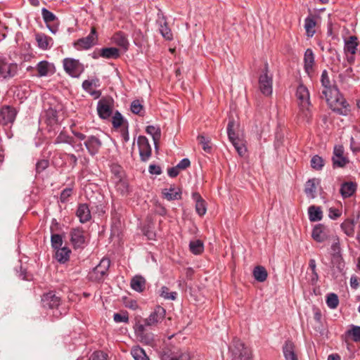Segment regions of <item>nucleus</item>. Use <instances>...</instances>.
I'll list each match as a JSON object with an SVG mask.
<instances>
[{
  "instance_id": "1",
  "label": "nucleus",
  "mask_w": 360,
  "mask_h": 360,
  "mask_svg": "<svg viewBox=\"0 0 360 360\" xmlns=\"http://www.w3.org/2000/svg\"><path fill=\"white\" fill-rule=\"evenodd\" d=\"M321 82L323 87L321 97L325 98L330 105H335L333 111L340 115H347L349 111L348 104L340 94L338 89L331 84L326 70H323L321 73Z\"/></svg>"
},
{
  "instance_id": "2",
  "label": "nucleus",
  "mask_w": 360,
  "mask_h": 360,
  "mask_svg": "<svg viewBox=\"0 0 360 360\" xmlns=\"http://www.w3.org/2000/svg\"><path fill=\"white\" fill-rule=\"evenodd\" d=\"M237 128L238 123L235 121V120L233 118L229 119L227 125V134L229 139L234 146L238 155L243 156L245 154L247 149L243 140L239 138L238 136L236 134L235 129Z\"/></svg>"
},
{
  "instance_id": "3",
  "label": "nucleus",
  "mask_w": 360,
  "mask_h": 360,
  "mask_svg": "<svg viewBox=\"0 0 360 360\" xmlns=\"http://www.w3.org/2000/svg\"><path fill=\"white\" fill-rule=\"evenodd\" d=\"M231 354V360H251V352L245 347L240 340L234 338L229 346Z\"/></svg>"
},
{
  "instance_id": "4",
  "label": "nucleus",
  "mask_w": 360,
  "mask_h": 360,
  "mask_svg": "<svg viewBox=\"0 0 360 360\" xmlns=\"http://www.w3.org/2000/svg\"><path fill=\"white\" fill-rule=\"evenodd\" d=\"M166 316V310L161 306H156L150 315L143 319L142 323L149 328H155L160 324Z\"/></svg>"
},
{
  "instance_id": "5",
  "label": "nucleus",
  "mask_w": 360,
  "mask_h": 360,
  "mask_svg": "<svg viewBox=\"0 0 360 360\" xmlns=\"http://www.w3.org/2000/svg\"><path fill=\"white\" fill-rule=\"evenodd\" d=\"M41 302L44 308L52 310V315L53 316L58 318L62 314L60 310H58L60 299L53 292L44 294L41 298Z\"/></svg>"
},
{
  "instance_id": "6",
  "label": "nucleus",
  "mask_w": 360,
  "mask_h": 360,
  "mask_svg": "<svg viewBox=\"0 0 360 360\" xmlns=\"http://www.w3.org/2000/svg\"><path fill=\"white\" fill-rule=\"evenodd\" d=\"M146 327L141 321H136L134 326L135 335L141 343L146 345H153L155 342L154 334L150 332H146Z\"/></svg>"
},
{
  "instance_id": "7",
  "label": "nucleus",
  "mask_w": 360,
  "mask_h": 360,
  "mask_svg": "<svg viewBox=\"0 0 360 360\" xmlns=\"http://www.w3.org/2000/svg\"><path fill=\"white\" fill-rule=\"evenodd\" d=\"M296 96L299 101L300 110L305 114V116H308L311 105L308 89L304 85L300 84L296 90Z\"/></svg>"
},
{
  "instance_id": "8",
  "label": "nucleus",
  "mask_w": 360,
  "mask_h": 360,
  "mask_svg": "<svg viewBox=\"0 0 360 360\" xmlns=\"http://www.w3.org/2000/svg\"><path fill=\"white\" fill-rule=\"evenodd\" d=\"M63 63L65 71L73 77H78L84 72V65L79 60L67 58Z\"/></svg>"
},
{
  "instance_id": "9",
  "label": "nucleus",
  "mask_w": 360,
  "mask_h": 360,
  "mask_svg": "<svg viewBox=\"0 0 360 360\" xmlns=\"http://www.w3.org/2000/svg\"><path fill=\"white\" fill-rule=\"evenodd\" d=\"M97 37L95 27H91L90 34L87 37H82L75 41L73 46L78 51L88 50L96 44Z\"/></svg>"
},
{
  "instance_id": "10",
  "label": "nucleus",
  "mask_w": 360,
  "mask_h": 360,
  "mask_svg": "<svg viewBox=\"0 0 360 360\" xmlns=\"http://www.w3.org/2000/svg\"><path fill=\"white\" fill-rule=\"evenodd\" d=\"M17 111L15 108L9 105L3 106L0 110V124L6 125L12 124L16 117Z\"/></svg>"
},
{
  "instance_id": "11",
  "label": "nucleus",
  "mask_w": 360,
  "mask_h": 360,
  "mask_svg": "<svg viewBox=\"0 0 360 360\" xmlns=\"http://www.w3.org/2000/svg\"><path fill=\"white\" fill-rule=\"evenodd\" d=\"M137 143L141 160L143 162L147 161L151 156L152 152L148 139L143 136H140L138 138Z\"/></svg>"
},
{
  "instance_id": "12",
  "label": "nucleus",
  "mask_w": 360,
  "mask_h": 360,
  "mask_svg": "<svg viewBox=\"0 0 360 360\" xmlns=\"http://www.w3.org/2000/svg\"><path fill=\"white\" fill-rule=\"evenodd\" d=\"M70 241L74 248H82L84 247L86 242V238L82 229H72L70 232Z\"/></svg>"
},
{
  "instance_id": "13",
  "label": "nucleus",
  "mask_w": 360,
  "mask_h": 360,
  "mask_svg": "<svg viewBox=\"0 0 360 360\" xmlns=\"http://www.w3.org/2000/svg\"><path fill=\"white\" fill-rule=\"evenodd\" d=\"M332 261L335 262L338 268L342 266V249L340 247V238L338 236H335L333 238V243L330 247Z\"/></svg>"
},
{
  "instance_id": "14",
  "label": "nucleus",
  "mask_w": 360,
  "mask_h": 360,
  "mask_svg": "<svg viewBox=\"0 0 360 360\" xmlns=\"http://www.w3.org/2000/svg\"><path fill=\"white\" fill-rule=\"evenodd\" d=\"M267 65L265 67V72L261 75L259 79V89L264 95L269 96L272 93V78L267 75Z\"/></svg>"
},
{
  "instance_id": "15",
  "label": "nucleus",
  "mask_w": 360,
  "mask_h": 360,
  "mask_svg": "<svg viewBox=\"0 0 360 360\" xmlns=\"http://www.w3.org/2000/svg\"><path fill=\"white\" fill-rule=\"evenodd\" d=\"M311 237L318 243H323L329 237V229L322 224H316L312 230Z\"/></svg>"
},
{
  "instance_id": "16",
  "label": "nucleus",
  "mask_w": 360,
  "mask_h": 360,
  "mask_svg": "<svg viewBox=\"0 0 360 360\" xmlns=\"http://www.w3.org/2000/svg\"><path fill=\"white\" fill-rule=\"evenodd\" d=\"M84 146L91 155H95L99 152L102 141L98 136L91 135L87 137Z\"/></svg>"
},
{
  "instance_id": "17",
  "label": "nucleus",
  "mask_w": 360,
  "mask_h": 360,
  "mask_svg": "<svg viewBox=\"0 0 360 360\" xmlns=\"http://www.w3.org/2000/svg\"><path fill=\"white\" fill-rule=\"evenodd\" d=\"M110 262L108 259H103L100 263L94 269L93 274L95 275V279L101 281L107 274L110 267Z\"/></svg>"
},
{
  "instance_id": "18",
  "label": "nucleus",
  "mask_w": 360,
  "mask_h": 360,
  "mask_svg": "<svg viewBox=\"0 0 360 360\" xmlns=\"http://www.w3.org/2000/svg\"><path fill=\"white\" fill-rule=\"evenodd\" d=\"M97 111L101 119L105 120L110 117L112 114V108L110 102L105 98L101 99L97 104Z\"/></svg>"
},
{
  "instance_id": "19",
  "label": "nucleus",
  "mask_w": 360,
  "mask_h": 360,
  "mask_svg": "<svg viewBox=\"0 0 360 360\" xmlns=\"http://www.w3.org/2000/svg\"><path fill=\"white\" fill-rule=\"evenodd\" d=\"M162 360H191V356L186 351L179 350L176 352L167 351L163 352Z\"/></svg>"
},
{
  "instance_id": "20",
  "label": "nucleus",
  "mask_w": 360,
  "mask_h": 360,
  "mask_svg": "<svg viewBox=\"0 0 360 360\" xmlns=\"http://www.w3.org/2000/svg\"><path fill=\"white\" fill-rule=\"evenodd\" d=\"M331 20L330 14L326 13V9L323 8L318 9L317 12L314 15L308 16L305 20V22H321L322 21L329 22Z\"/></svg>"
},
{
  "instance_id": "21",
  "label": "nucleus",
  "mask_w": 360,
  "mask_h": 360,
  "mask_svg": "<svg viewBox=\"0 0 360 360\" xmlns=\"http://www.w3.org/2000/svg\"><path fill=\"white\" fill-rule=\"evenodd\" d=\"M76 215L79 218V221L82 224L89 221L91 218L89 206L85 203L79 205Z\"/></svg>"
},
{
  "instance_id": "22",
  "label": "nucleus",
  "mask_w": 360,
  "mask_h": 360,
  "mask_svg": "<svg viewBox=\"0 0 360 360\" xmlns=\"http://www.w3.org/2000/svg\"><path fill=\"white\" fill-rule=\"evenodd\" d=\"M304 70L309 75L313 72V66L314 65V54L311 49H307L304 56Z\"/></svg>"
},
{
  "instance_id": "23",
  "label": "nucleus",
  "mask_w": 360,
  "mask_h": 360,
  "mask_svg": "<svg viewBox=\"0 0 360 360\" xmlns=\"http://www.w3.org/2000/svg\"><path fill=\"white\" fill-rule=\"evenodd\" d=\"M283 352L285 360H298L295 352V345L292 342L287 340L283 347Z\"/></svg>"
},
{
  "instance_id": "24",
  "label": "nucleus",
  "mask_w": 360,
  "mask_h": 360,
  "mask_svg": "<svg viewBox=\"0 0 360 360\" xmlns=\"http://www.w3.org/2000/svg\"><path fill=\"white\" fill-rule=\"evenodd\" d=\"M192 198L195 202V210L200 216H203L207 211L205 202L198 193H193Z\"/></svg>"
},
{
  "instance_id": "25",
  "label": "nucleus",
  "mask_w": 360,
  "mask_h": 360,
  "mask_svg": "<svg viewBox=\"0 0 360 360\" xmlns=\"http://www.w3.org/2000/svg\"><path fill=\"white\" fill-rule=\"evenodd\" d=\"M4 70H2V74L1 76L4 79H9L12 78L17 75L18 72V66L15 63H7L4 60Z\"/></svg>"
},
{
  "instance_id": "26",
  "label": "nucleus",
  "mask_w": 360,
  "mask_h": 360,
  "mask_svg": "<svg viewBox=\"0 0 360 360\" xmlns=\"http://www.w3.org/2000/svg\"><path fill=\"white\" fill-rule=\"evenodd\" d=\"M164 197L168 200H174L180 199L181 197V192L180 188L171 186L169 188H165L162 190Z\"/></svg>"
},
{
  "instance_id": "27",
  "label": "nucleus",
  "mask_w": 360,
  "mask_h": 360,
  "mask_svg": "<svg viewBox=\"0 0 360 360\" xmlns=\"http://www.w3.org/2000/svg\"><path fill=\"white\" fill-rule=\"evenodd\" d=\"M112 42L124 49H127L128 46V40L126 37V35L122 33V32H116L112 37Z\"/></svg>"
},
{
  "instance_id": "28",
  "label": "nucleus",
  "mask_w": 360,
  "mask_h": 360,
  "mask_svg": "<svg viewBox=\"0 0 360 360\" xmlns=\"http://www.w3.org/2000/svg\"><path fill=\"white\" fill-rule=\"evenodd\" d=\"M130 285L134 290L141 292L146 288V280L141 276H136L131 279Z\"/></svg>"
},
{
  "instance_id": "29",
  "label": "nucleus",
  "mask_w": 360,
  "mask_h": 360,
  "mask_svg": "<svg viewBox=\"0 0 360 360\" xmlns=\"http://www.w3.org/2000/svg\"><path fill=\"white\" fill-rule=\"evenodd\" d=\"M309 219L311 221H318L322 219L323 212L320 207L311 205L308 208Z\"/></svg>"
},
{
  "instance_id": "30",
  "label": "nucleus",
  "mask_w": 360,
  "mask_h": 360,
  "mask_svg": "<svg viewBox=\"0 0 360 360\" xmlns=\"http://www.w3.org/2000/svg\"><path fill=\"white\" fill-rule=\"evenodd\" d=\"M356 189V186L353 182H345L342 184L340 193L343 198L352 196Z\"/></svg>"
},
{
  "instance_id": "31",
  "label": "nucleus",
  "mask_w": 360,
  "mask_h": 360,
  "mask_svg": "<svg viewBox=\"0 0 360 360\" xmlns=\"http://www.w3.org/2000/svg\"><path fill=\"white\" fill-rule=\"evenodd\" d=\"M36 41L37 42L38 46L43 49L46 50L50 48L51 42L52 41L51 39L48 37L44 34L37 33L35 35Z\"/></svg>"
},
{
  "instance_id": "32",
  "label": "nucleus",
  "mask_w": 360,
  "mask_h": 360,
  "mask_svg": "<svg viewBox=\"0 0 360 360\" xmlns=\"http://www.w3.org/2000/svg\"><path fill=\"white\" fill-rule=\"evenodd\" d=\"M358 46L357 38L355 36H351L347 40H345V52L354 54Z\"/></svg>"
},
{
  "instance_id": "33",
  "label": "nucleus",
  "mask_w": 360,
  "mask_h": 360,
  "mask_svg": "<svg viewBox=\"0 0 360 360\" xmlns=\"http://www.w3.org/2000/svg\"><path fill=\"white\" fill-rule=\"evenodd\" d=\"M56 259L60 263H65L70 258V250L66 247L60 248L56 250Z\"/></svg>"
},
{
  "instance_id": "34",
  "label": "nucleus",
  "mask_w": 360,
  "mask_h": 360,
  "mask_svg": "<svg viewBox=\"0 0 360 360\" xmlns=\"http://www.w3.org/2000/svg\"><path fill=\"white\" fill-rule=\"evenodd\" d=\"M100 56L105 58H117L120 56L119 49L115 47L103 48Z\"/></svg>"
},
{
  "instance_id": "35",
  "label": "nucleus",
  "mask_w": 360,
  "mask_h": 360,
  "mask_svg": "<svg viewBox=\"0 0 360 360\" xmlns=\"http://www.w3.org/2000/svg\"><path fill=\"white\" fill-rule=\"evenodd\" d=\"M268 274L264 267L257 266L253 270V276L258 282H264L266 280Z\"/></svg>"
},
{
  "instance_id": "36",
  "label": "nucleus",
  "mask_w": 360,
  "mask_h": 360,
  "mask_svg": "<svg viewBox=\"0 0 360 360\" xmlns=\"http://www.w3.org/2000/svg\"><path fill=\"white\" fill-rule=\"evenodd\" d=\"M131 354L134 360H149L145 350L140 346L133 347L131 350Z\"/></svg>"
},
{
  "instance_id": "37",
  "label": "nucleus",
  "mask_w": 360,
  "mask_h": 360,
  "mask_svg": "<svg viewBox=\"0 0 360 360\" xmlns=\"http://www.w3.org/2000/svg\"><path fill=\"white\" fill-rule=\"evenodd\" d=\"M190 251L194 255H200L203 252L204 245L200 240H191L189 243Z\"/></svg>"
},
{
  "instance_id": "38",
  "label": "nucleus",
  "mask_w": 360,
  "mask_h": 360,
  "mask_svg": "<svg viewBox=\"0 0 360 360\" xmlns=\"http://www.w3.org/2000/svg\"><path fill=\"white\" fill-rule=\"evenodd\" d=\"M341 229L348 236H352L354 233V222L353 220L347 219L341 224Z\"/></svg>"
},
{
  "instance_id": "39",
  "label": "nucleus",
  "mask_w": 360,
  "mask_h": 360,
  "mask_svg": "<svg viewBox=\"0 0 360 360\" xmlns=\"http://www.w3.org/2000/svg\"><path fill=\"white\" fill-rule=\"evenodd\" d=\"M146 131L153 137L154 143L156 146L157 142L159 141L161 136L160 128L155 126L150 125L146 127Z\"/></svg>"
},
{
  "instance_id": "40",
  "label": "nucleus",
  "mask_w": 360,
  "mask_h": 360,
  "mask_svg": "<svg viewBox=\"0 0 360 360\" xmlns=\"http://www.w3.org/2000/svg\"><path fill=\"white\" fill-rule=\"evenodd\" d=\"M304 191L306 195L310 198H314L316 191V179H309L307 181Z\"/></svg>"
},
{
  "instance_id": "41",
  "label": "nucleus",
  "mask_w": 360,
  "mask_h": 360,
  "mask_svg": "<svg viewBox=\"0 0 360 360\" xmlns=\"http://www.w3.org/2000/svg\"><path fill=\"white\" fill-rule=\"evenodd\" d=\"M74 139L65 132L61 131L55 140V143H68L74 147Z\"/></svg>"
},
{
  "instance_id": "42",
  "label": "nucleus",
  "mask_w": 360,
  "mask_h": 360,
  "mask_svg": "<svg viewBox=\"0 0 360 360\" xmlns=\"http://www.w3.org/2000/svg\"><path fill=\"white\" fill-rule=\"evenodd\" d=\"M347 333L352 337L353 341L360 342V326L351 325L350 329L347 330Z\"/></svg>"
},
{
  "instance_id": "43",
  "label": "nucleus",
  "mask_w": 360,
  "mask_h": 360,
  "mask_svg": "<svg viewBox=\"0 0 360 360\" xmlns=\"http://www.w3.org/2000/svg\"><path fill=\"white\" fill-rule=\"evenodd\" d=\"M334 167H344L349 163V159L344 155H336L332 158Z\"/></svg>"
},
{
  "instance_id": "44",
  "label": "nucleus",
  "mask_w": 360,
  "mask_h": 360,
  "mask_svg": "<svg viewBox=\"0 0 360 360\" xmlns=\"http://www.w3.org/2000/svg\"><path fill=\"white\" fill-rule=\"evenodd\" d=\"M49 63L47 61L43 60L39 62L37 65V70L39 77L46 76L49 70Z\"/></svg>"
},
{
  "instance_id": "45",
  "label": "nucleus",
  "mask_w": 360,
  "mask_h": 360,
  "mask_svg": "<svg viewBox=\"0 0 360 360\" xmlns=\"http://www.w3.org/2000/svg\"><path fill=\"white\" fill-rule=\"evenodd\" d=\"M326 304L330 309H336L339 304V299L336 294L330 293L326 298Z\"/></svg>"
},
{
  "instance_id": "46",
  "label": "nucleus",
  "mask_w": 360,
  "mask_h": 360,
  "mask_svg": "<svg viewBox=\"0 0 360 360\" xmlns=\"http://www.w3.org/2000/svg\"><path fill=\"white\" fill-rule=\"evenodd\" d=\"M159 30L160 34L165 39L170 41L173 39V34L168 24H160Z\"/></svg>"
},
{
  "instance_id": "47",
  "label": "nucleus",
  "mask_w": 360,
  "mask_h": 360,
  "mask_svg": "<svg viewBox=\"0 0 360 360\" xmlns=\"http://www.w3.org/2000/svg\"><path fill=\"white\" fill-rule=\"evenodd\" d=\"M100 86L99 79H86L84 80L82 83V88L86 92L91 90L92 87H98Z\"/></svg>"
},
{
  "instance_id": "48",
  "label": "nucleus",
  "mask_w": 360,
  "mask_h": 360,
  "mask_svg": "<svg viewBox=\"0 0 360 360\" xmlns=\"http://www.w3.org/2000/svg\"><path fill=\"white\" fill-rule=\"evenodd\" d=\"M160 295L165 300H174L176 297L177 293L176 292H169V288L166 286H162L160 289Z\"/></svg>"
},
{
  "instance_id": "49",
  "label": "nucleus",
  "mask_w": 360,
  "mask_h": 360,
  "mask_svg": "<svg viewBox=\"0 0 360 360\" xmlns=\"http://www.w3.org/2000/svg\"><path fill=\"white\" fill-rule=\"evenodd\" d=\"M323 160L319 155H314L311 160V166L316 170H321L323 167Z\"/></svg>"
},
{
  "instance_id": "50",
  "label": "nucleus",
  "mask_w": 360,
  "mask_h": 360,
  "mask_svg": "<svg viewBox=\"0 0 360 360\" xmlns=\"http://www.w3.org/2000/svg\"><path fill=\"white\" fill-rule=\"evenodd\" d=\"M51 245L53 248L57 250L61 248L63 245V239L60 235L59 234H52L51 238Z\"/></svg>"
},
{
  "instance_id": "51",
  "label": "nucleus",
  "mask_w": 360,
  "mask_h": 360,
  "mask_svg": "<svg viewBox=\"0 0 360 360\" xmlns=\"http://www.w3.org/2000/svg\"><path fill=\"white\" fill-rule=\"evenodd\" d=\"M41 15L46 22L57 20L56 16L51 11L44 8L41 10Z\"/></svg>"
},
{
  "instance_id": "52",
  "label": "nucleus",
  "mask_w": 360,
  "mask_h": 360,
  "mask_svg": "<svg viewBox=\"0 0 360 360\" xmlns=\"http://www.w3.org/2000/svg\"><path fill=\"white\" fill-rule=\"evenodd\" d=\"M198 140L199 143L202 145L204 151L206 153H210L211 146L210 145V141L202 135L198 136Z\"/></svg>"
},
{
  "instance_id": "53",
  "label": "nucleus",
  "mask_w": 360,
  "mask_h": 360,
  "mask_svg": "<svg viewBox=\"0 0 360 360\" xmlns=\"http://www.w3.org/2000/svg\"><path fill=\"white\" fill-rule=\"evenodd\" d=\"M123 117L120 112L117 111L112 117V124L115 128H118L122 126L123 123Z\"/></svg>"
},
{
  "instance_id": "54",
  "label": "nucleus",
  "mask_w": 360,
  "mask_h": 360,
  "mask_svg": "<svg viewBox=\"0 0 360 360\" xmlns=\"http://www.w3.org/2000/svg\"><path fill=\"white\" fill-rule=\"evenodd\" d=\"M113 319L116 323H127L129 321V317L127 314L115 313L113 316Z\"/></svg>"
},
{
  "instance_id": "55",
  "label": "nucleus",
  "mask_w": 360,
  "mask_h": 360,
  "mask_svg": "<svg viewBox=\"0 0 360 360\" xmlns=\"http://www.w3.org/2000/svg\"><path fill=\"white\" fill-rule=\"evenodd\" d=\"M143 109L142 105L138 100L134 101L131 104V110L134 114H139Z\"/></svg>"
},
{
  "instance_id": "56",
  "label": "nucleus",
  "mask_w": 360,
  "mask_h": 360,
  "mask_svg": "<svg viewBox=\"0 0 360 360\" xmlns=\"http://www.w3.org/2000/svg\"><path fill=\"white\" fill-rule=\"evenodd\" d=\"M49 166V162L46 160H41L36 164V171L37 173L43 172Z\"/></svg>"
},
{
  "instance_id": "57",
  "label": "nucleus",
  "mask_w": 360,
  "mask_h": 360,
  "mask_svg": "<svg viewBox=\"0 0 360 360\" xmlns=\"http://www.w3.org/2000/svg\"><path fill=\"white\" fill-rule=\"evenodd\" d=\"M89 360H107V355L103 352L96 351L91 354Z\"/></svg>"
},
{
  "instance_id": "58",
  "label": "nucleus",
  "mask_w": 360,
  "mask_h": 360,
  "mask_svg": "<svg viewBox=\"0 0 360 360\" xmlns=\"http://www.w3.org/2000/svg\"><path fill=\"white\" fill-rule=\"evenodd\" d=\"M72 189L70 188H65L60 193V200L62 202H66L72 195Z\"/></svg>"
},
{
  "instance_id": "59",
  "label": "nucleus",
  "mask_w": 360,
  "mask_h": 360,
  "mask_svg": "<svg viewBox=\"0 0 360 360\" xmlns=\"http://www.w3.org/2000/svg\"><path fill=\"white\" fill-rule=\"evenodd\" d=\"M316 24H305L304 28L307 37H312L316 32L315 26Z\"/></svg>"
},
{
  "instance_id": "60",
  "label": "nucleus",
  "mask_w": 360,
  "mask_h": 360,
  "mask_svg": "<svg viewBox=\"0 0 360 360\" xmlns=\"http://www.w3.org/2000/svg\"><path fill=\"white\" fill-rule=\"evenodd\" d=\"M117 191L124 194L128 192V186L124 181L120 180L116 185Z\"/></svg>"
},
{
  "instance_id": "61",
  "label": "nucleus",
  "mask_w": 360,
  "mask_h": 360,
  "mask_svg": "<svg viewBox=\"0 0 360 360\" xmlns=\"http://www.w3.org/2000/svg\"><path fill=\"white\" fill-rule=\"evenodd\" d=\"M341 215V212L335 208H330L328 216L332 219H336Z\"/></svg>"
},
{
  "instance_id": "62",
  "label": "nucleus",
  "mask_w": 360,
  "mask_h": 360,
  "mask_svg": "<svg viewBox=\"0 0 360 360\" xmlns=\"http://www.w3.org/2000/svg\"><path fill=\"white\" fill-rule=\"evenodd\" d=\"M148 171L151 174L160 175L162 173L161 167L158 165H150Z\"/></svg>"
},
{
  "instance_id": "63",
  "label": "nucleus",
  "mask_w": 360,
  "mask_h": 360,
  "mask_svg": "<svg viewBox=\"0 0 360 360\" xmlns=\"http://www.w3.org/2000/svg\"><path fill=\"white\" fill-rule=\"evenodd\" d=\"M191 165V162L188 158L182 159L178 164L177 167L179 169H185Z\"/></svg>"
},
{
  "instance_id": "64",
  "label": "nucleus",
  "mask_w": 360,
  "mask_h": 360,
  "mask_svg": "<svg viewBox=\"0 0 360 360\" xmlns=\"http://www.w3.org/2000/svg\"><path fill=\"white\" fill-rule=\"evenodd\" d=\"M350 148L353 153H357L360 151V143H356L354 139L351 138Z\"/></svg>"
}]
</instances>
